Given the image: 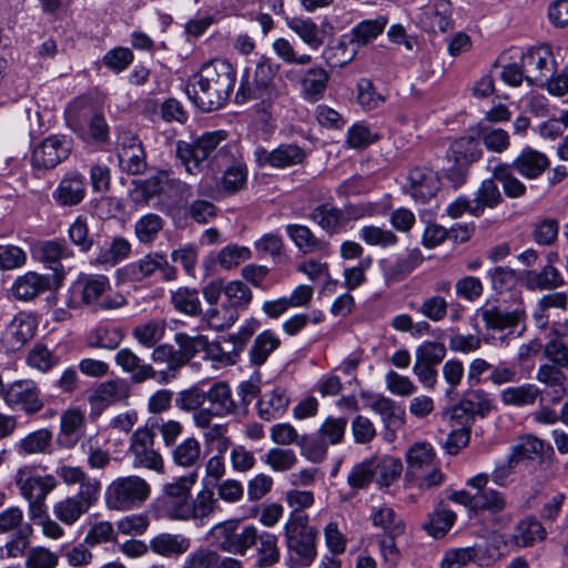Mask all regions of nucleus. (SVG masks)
<instances>
[{"mask_svg": "<svg viewBox=\"0 0 568 568\" xmlns=\"http://www.w3.org/2000/svg\"><path fill=\"white\" fill-rule=\"evenodd\" d=\"M236 82L233 65L222 59L204 63L193 74L185 87V92L193 104L204 112L223 108L230 99Z\"/></svg>", "mask_w": 568, "mask_h": 568, "instance_id": "obj_1", "label": "nucleus"}, {"mask_svg": "<svg viewBox=\"0 0 568 568\" xmlns=\"http://www.w3.org/2000/svg\"><path fill=\"white\" fill-rule=\"evenodd\" d=\"M225 139V131H214L204 133L193 143L178 141L175 155L190 174L199 173L205 162L210 169L217 170L234 159L232 148L221 145Z\"/></svg>", "mask_w": 568, "mask_h": 568, "instance_id": "obj_2", "label": "nucleus"}, {"mask_svg": "<svg viewBox=\"0 0 568 568\" xmlns=\"http://www.w3.org/2000/svg\"><path fill=\"white\" fill-rule=\"evenodd\" d=\"M110 290L108 276L81 274L71 286V303L91 306L93 311L116 310L126 304L125 297L121 294L106 295Z\"/></svg>", "mask_w": 568, "mask_h": 568, "instance_id": "obj_3", "label": "nucleus"}, {"mask_svg": "<svg viewBox=\"0 0 568 568\" xmlns=\"http://www.w3.org/2000/svg\"><path fill=\"white\" fill-rule=\"evenodd\" d=\"M277 70L278 65H275L270 58L261 57L256 61L252 79L248 69L245 70L235 94V102L245 103L256 100L271 103L274 101L278 95L274 82Z\"/></svg>", "mask_w": 568, "mask_h": 568, "instance_id": "obj_4", "label": "nucleus"}, {"mask_svg": "<svg viewBox=\"0 0 568 568\" xmlns=\"http://www.w3.org/2000/svg\"><path fill=\"white\" fill-rule=\"evenodd\" d=\"M308 521V516L303 511H292L284 525L286 547L295 555L294 561L301 567L311 566L317 555V530Z\"/></svg>", "mask_w": 568, "mask_h": 568, "instance_id": "obj_5", "label": "nucleus"}, {"mask_svg": "<svg viewBox=\"0 0 568 568\" xmlns=\"http://www.w3.org/2000/svg\"><path fill=\"white\" fill-rule=\"evenodd\" d=\"M150 485L139 476L119 477L105 490L110 509L130 510L141 506L150 496Z\"/></svg>", "mask_w": 568, "mask_h": 568, "instance_id": "obj_6", "label": "nucleus"}, {"mask_svg": "<svg viewBox=\"0 0 568 568\" xmlns=\"http://www.w3.org/2000/svg\"><path fill=\"white\" fill-rule=\"evenodd\" d=\"M224 296L227 304L222 305L223 320L220 321L221 311L211 308L206 312L210 327L223 331L232 326L239 318V311L246 308L252 301L250 287L241 281H231L225 284Z\"/></svg>", "mask_w": 568, "mask_h": 568, "instance_id": "obj_7", "label": "nucleus"}, {"mask_svg": "<svg viewBox=\"0 0 568 568\" xmlns=\"http://www.w3.org/2000/svg\"><path fill=\"white\" fill-rule=\"evenodd\" d=\"M210 407L195 412L193 422L196 427H209L213 417H225L236 412V403L227 383L216 382L205 390Z\"/></svg>", "mask_w": 568, "mask_h": 568, "instance_id": "obj_8", "label": "nucleus"}, {"mask_svg": "<svg viewBox=\"0 0 568 568\" xmlns=\"http://www.w3.org/2000/svg\"><path fill=\"white\" fill-rule=\"evenodd\" d=\"M71 149V140L67 136L50 135L33 148L32 166L39 170H52L68 159Z\"/></svg>", "mask_w": 568, "mask_h": 568, "instance_id": "obj_9", "label": "nucleus"}, {"mask_svg": "<svg viewBox=\"0 0 568 568\" xmlns=\"http://www.w3.org/2000/svg\"><path fill=\"white\" fill-rule=\"evenodd\" d=\"M155 271H160L165 281H172L176 277V268L160 253L148 254L138 262L120 268L118 273L122 281L140 282L153 275Z\"/></svg>", "mask_w": 568, "mask_h": 568, "instance_id": "obj_10", "label": "nucleus"}, {"mask_svg": "<svg viewBox=\"0 0 568 568\" xmlns=\"http://www.w3.org/2000/svg\"><path fill=\"white\" fill-rule=\"evenodd\" d=\"M4 402L13 409H21L27 415H33L43 408L40 390L30 379L16 381L4 390Z\"/></svg>", "mask_w": 568, "mask_h": 568, "instance_id": "obj_11", "label": "nucleus"}, {"mask_svg": "<svg viewBox=\"0 0 568 568\" xmlns=\"http://www.w3.org/2000/svg\"><path fill=\"white\" fill-rule=\"evenodd\" d=\"M481 320L488 329L504 331L514 328L526 320L525 307L519 301L514 308H508L504 303H489L478 310Z\"/></svg>", "mask_w": 568, "mask_h": 568, "instance_id": "obj_12", "label": "nucleus"}, {"mask_svg": "<svg viewBox=\"0 0 568 568\" xmlns=\"http://www.w3.org/2000/svg\"><path fill=\"white\" fill-rule=\"evenodd\" d=\"M258 327L260 322L255 318H250L236 334L221 336L219 341L213 343L212 347L222 362L227 365L235 364L240 358V354L244 351L247 341Z\"/></svg>", "mask_w": 568, "mask_h": 568, "instance_id": "obj_13", "label": "nucleus"}, {"mask_svg": "<svg viewBox=\"0 0 568 568\" xmlns=\"http://www.w3.org/2000/svg\"><path fill=\"white\" fill-rule=\"evenodd\" d=\"M305 158L306 151L295 143H283L272 151L262 146L254 150V159L260 168L285 169L302 164Z\"/></svg>", "mask_w": 568, "mask_h": 568, "instance_id": "obj_14", "label": "nucleus"}, {"mask_svg": "<svg viewBox=\"0 0 568 568\" xmlns=\"http://www.w3.org/2000/svg\"><path fill=\"white\" fill-rule=\"evenodd\" d=\"M100 493H92L90 486L54 505L55 516L64 524H74L98 501Z\"/></svg>", "mask_w": 568, "mask_h": 568, "instance_id": "obj_15", "label": "nucleus"}, {"mask_svg": "<svg viewBox=\"0 0 568 568\" xmlns=\"http://www.w3.org/2000/svg\"><path fill=\"white\" fill-rule=\"evenodd\" d=\"M154 439L148 429L139 428L131 438L130 452L134 456L133 465L152 470H161L163 459L161 455L153 448Z\"/></svg>", "mask_w": 568, "mask_h": 568, "instance_id": "obj_16", "label": "nucleus"}, {"mask_svg": "<svg viewBox=\"0 0 568 568\" xmlns=\"http://www.w3.org/2000/svg\"><path fill=\"white\" fill-rule=\"evenodd\" d=\"M87 194V180L79 172L67 173L52 192L54 202L63 207L80 204Z\"/></svg>", "mask_w": 568, "mask_h": 568, "instance_id": "obj_17", "label": "nucleus"}, {"mask_svg": "<svg viewBox=\"0 0 568 568\" xmlns=\"http://www.w3.org/2000/svg\"><path fill=\"white\" fill-rule=\"evenodd\" d=\"M488 481V475L478 474L469 478L467 485L477 490L475 493V509L498 514L506 508L507 501L503 493L487 487Z\"/></svg>", "mask_w": 568, "mask_h": 568, "instance_id": "obj_18", "label": "nucleus"}, {"mask_svg": "<svg viewBox=\"0 0 568 568\" xmlns=\"http://www.w3.org/2000/svg\"><path fill=\"white\" fill-rule=\"evenodd\" d=\"M406 192L416 201L426 202L439 190L440 181L437 174L427 168H414L407 176Z\"/></svg>", "mask_w": 568, "mask_h": 568, "instance_id": "obj_19", "label": "nucleus"}, {"mask_svg": "<svg viewBox=\"0 0 568 568\" xmlns=\"http://www.w3.org/2000/svg\"><path fill=\"white\" fill-rule=\"evenodd\" d=\"M508 164L524 179L536 180L549 168L550 161L545 153L526 146Z\"/></svg>", "mask_w": 568, "mask_h": 568, "instance_id": "obj_20", "label": "nucleus"}, {"mask_svg": "<svg viewBox=\"0 0 568 568\" xmlns=\"http://www.w3.org/2000/svg\"><path fill=\"white\" fill-rule=\"evenodd\" d=\"M85 416L79 408H70L62 413L60 432L57 436L58 446L73 448L83 435Z\"/></svg>", "mask_w": 568, "mask_h": 568, "instance_id": "obj_21", "label": "nucleus"}, {"mask_svg": "<svg viewBox=\"0 0 568 568\" xmlns=\"http://www.w3.org/2000/svg\"><path fill=\"white\" fill-rule=\"evenodd\" d=\"M16 485L26 499H45L48 494L57 486L53 475L30 476L28 469H19L16 475Z\"/></svg>", "mask_w": 568, "mask_h": 568, "instance_id": "obj_22", "label": "nucleus"}, {"mask_svg": "<svg viewBox=\"0 0 568 568\" xmlns=\"http://www.w3.org/2000/svg\"><path fill=\"white\" fill-rule=\"evenodd\" d=\"M550 55L551 52L548 48L531 49L523 55L521 63L527 73L525 80L529 85H541L548 81V74L544 70L548 73L551 72L548 68Z\"/></svg>", "mask_w": 568, "mask_h": 568, "instance_id": "obj_23", "label": "nucleus"}, {"mask_svg": "<svg viewBox=\"0 0 568 568\" xmlns=\"http://www.w3.org/2000/svg\"><path fill=\"white\" fill-rule=\"evenodd\" d=\"M116 365L130 375L131 381L141 384L148 379H155L156 371L146 364L130 348H121L114 356Z\"/></svg>", "mask_w": 568, "mask_h": 568, "instance_id": "obj_24", "label": "nucleus"}, {"mask_svg": "<svg viewBox=\"0 0 568 568\" xmlns=\"http://www.w3.org/2000/svg\"><path fill=\"white\" fill-rule=\"evenodd\" d=\"M290 402L286 390L281 387L265 392L256 403L257 415L265 422L277 419L285 414Z\"/></svg>", "mask_w": 568, "mask_h": 568, "instance_id": "obj_25", "label": "nucleus"}, {"mask_svg": "<svg viewBox=\"0 0 568 568\" xmlns=\"http://www.w3.org/2000/svg\"><path fill=\"white\" fill-rule=\"evenodd\" d=\"M521 281L531 291H550L565 285L560 271L550 264L544 265L540 271L530 270L524 272Z\"/></svg>", "mask_w": 568, "mask_h": 568, "instance_id": "obj_26", "label": "nucleus"}, {"mask_svg": "<svg viewBox=\"0 0 568 568\" xmlns=\"http://www.w3.org/2000/svg\"><path fill=\"white\" fill-rule=\"evenodd\" d=\"M52 287L57 286L49 275L29 272L17 278L12 287V293L18 300L29 301L38 296L41 292Z\"/></svg>", "mask_w": 568, "mask_h": 568, "instance_id": "obj_27", "label": "nucleus"}, {"mask_svg": "<svg viewBox=\"0 0 568 568\" xmlns=\"http://www.w3.org/2000/svg\"><path fill=\"white\" fill-rule=\"evenodd\" d=\"M38 254L39 258L53 271V274L49 276L53 280L54 285L60 286L64 276L61 260L70 256V250L64 244L48 241L39 247Z\"/></svg>", "mask_w": 568, "mask_h": 568, "instance_id": "obj_28", "label": "nucleus"}, {"mask_svg": "<svg viewBox=\"0 0 568 568\" xmlns=\"http://www.w3.org/2000/svg\"><path fill=\"white\" fill-rule=\"evenodd\" d=\"M345 213L342 209L323 203L317 205L310 213V219L328 234H337L345 229Z\"/></svg>", "mask_w": 568, "mask_h": 568, "instance_id": "obj_29", "label": "nucleus"}, {"mask_svg": "<svg viewBox=\"0 0 568 568\" xmlns=\"http://www.w3.org/2000/svg\"><path fill=\"white\" fill-rule=\"evenodd\" d=\"M329 80L328 72L321 68H310L301 77V93L302 97L308 102H316L321 100L327 89Z\"/></svg>", "mask_w": 568, "mask_h": 568, "instance_id": "obj_30", "label": "nucleus"}, {"mask_svg": "<svg viewBox=\"0 0 568 568\" xmlns=\"http://www.w3.org/2000/svg\"><path fill=\"white\" fill-rule=\"evenodd\" d=\"M97 111L90 99L85 97L75 98L64 111L67 125L77 134L83 133L89 121L94 116Z\"/></svg>", "mask_w": 568, "mask_h": 568, "instance_id": "obj_31", "label": "nucleus"}, {"mask_svg": "<svg viewBox=\"0 0 568 568\" xmlns=\"http://www.w3.org/2000/svg\"><path fill=\"white\" fill-rule=\"evenodd\" d=\"M36 331L34 321L26 313H19L7 326L4 339L12 349L21 348L29 342Z\"/></svg>", "mask_w": 568, "mask_h": 568, "instance_id": "obj_32", "label": "nucleus"}, {"mask_svg": "<svg viewBox=\"0 0 568 568\" xmlns=\"http://www.w3.org/2000/svg\"><path fill=\"white\" fill-rule=\"evenodd\" d=\"M483 156L480 140L474 136H463L454 141L448 151L447 158L455 163L471 165Z\"/></svg>", "mask_w": 568, "mask_h": 568, "instance_id": "obj_33", "label": "nucleus"}, {"mask_svg": "<svg viewBox=\"0 0 568 568\" xmlns=\"http://www.w3.org/2000/svg\"><path fill=\"white\" fill-rule=\"evenodd\" d=\"M190 547V538L179 534L162 532L150 541L151 550L163 557H179L185 554Z\"/></svg>", "mask_w": 568, "mask_h": 568, "instance_id": "obj_34", "label": "nucleus"}, {"mask_svg": "<svg viewBox=\"0 0 568 568\" xmlns=\"http://www.w3.org/2000/svg\"><path fill=\"white\" fill-rule=\"evenodd\" d=\"M496 182L497 180L491 176L490 179H486L480 183L473 199V216L479 217L486 207L495 209L500 203H503L504 197Z\"/></svg>", "mask_w": 568, "mask_h": 568, "instance_id": "obj_35", "label": "nucleus"}, {"mask_svg": "<svg viewBox=\"0 0 568 568\" xmlns=\"http://www.w3.org/2000/svg\"><path fill=\"white\" fill-rule=\"evenodd\" d=\"M547 537L546 528L535 516L519 520L514 529V541L519 547H531Z\"/></svg>", "mask_w": 568, "mask_h": 568, "instance_id": "obj_36", "label": "nucleus"}, {"mask_svg": "<svg viewBox=\"0 0 568 568\" xmlns=\"http://www.w3.org/2000/svg\"><path fill=\"white\" fill-rule=\"evenodd\" d=\"M453 8L448 0H437L434 7L424 12L423 26L432 32H446L453 28Z\"/></svg>", "mask_w": 568, "mask_h": 568, "instance_id": "obj_37", "label": "nucleus"}, {"mask_svg": "<svg viewBox=\"0 0 568 568\" xmlns=\"http://www.w3.org/2000/svg\"><path fill=\"white\" fill-rule=\"evenodd\" d=\"M515 173L516 170L508 163H498L493 169V178L501 184L503 192L508 199H520L527 193V186Z\"/></svg>", "mask_w": 568, "mask_h": 568, "instance_id": "obj_38", "label": "nucleus"}, {"mask_svg": "<svg viewBox=\"0 0 568 568\" xmlns=\"http://www.w3.org/2000/svg\"><path fill=\"white\" fill-rule=\"evenodd\" d=\"M371 408L382 417L387 429H397L404 425L405 409L392 398L379 395Z\"/></svg>", "mask_w": 568, "mask_h": 568, "instance_id": "obj_39", "label": "nucleus"}, {"mask_svg": "<svg viewBox=\"0 0 568 568\" xmlns=\"http://www.w3.org/2000/svg\"><path fill=\"white\" fill-rule=\"evenodd\" d=\"M387 23L386 16H378L375 19L358 22L351 31V43L357 47L366 45L383 33Z\"/></svg>", "mask_w": 568, "mask_h": 568, "instance_id": "obj_40", "label": "nucleus"}, {"mask_svg": "<svg viewBox=\"0 0 568 568\" xmlns=\"http://www.w3.org/2000/svg\"><path fill=\"white\" fill-rule=\"evenodd\" d=\"M280 345L281 339L274 332L266 329L258 334L248 351L251 365L262 366Z\"/></svg>", "mask_w": 568, "mask_h": 568, "instance_id": "obj_41", "label": "nucleus"}, {"mask_svg": "<svg viewBox=\"0 0 568 568\" xmlns=\"http://www.w3.org/2000/svg\"><path fill=\"white\" fill-rule=\"evenodd\" d=\"M456 518L457 516L453 510L437 507L428 514L422 528L428 536L439 539L452 529Z\"/></svg>", "mask_w": 568, "mask_h": 568, "instance_id": "obj_42", "label": "nucleus"}, {"mask_svg": "<svg viewBox=\"0 0 568 568\" xmlns=\"http://www.w3.org/2000/svg\"><path fill=\"white\" fill-rule=\"evenodd\" d=\"M540 389L535 384H523L507 387L500 393V400L505 406L524 407L534 405Z\"/></svg>", "mask_w": 568, "mask_h": 568, "instance_id": "obj_43", "label": "nucleus"}, {"mask_svg": "<svg viewBox=\"0 0 568 568\" xmlns=\"http://www.w3.org/2000/svg\"><path fill=\"white\" fill-rule=\"evenodd\" d=\"M55 474L68 486L79 484V491L89 486L92 493L101 490V483L97 478L88 476L81 467L62 464L57 467Z\"/></svg>", "mask_w": 568, "mask_h": 568, "instance_id": "obj_44", "label": "nucleus"}, {"mask_svg": "<svg viewBox=\"0 0 568 568\" xmlns=\"http://www.w3.org/2000/svg\"><path fill=\"white\" fill-rule=\"evenodd\" d=\"M144 429H148L151 437L154 439L155 435L160 434L165 446H174L178 437L182 434L183 426L180 422L173 419H164L159 416L150 417L146 420Z\"/></svg>", "mask_w": 568, "mask_h": 568, "instance_id": "obj_45", "label": "nucleus"}, {"mask_svg": "<svg viewBox=\"0 0 568 568\" xmlns=\"http://www.w3.org/2000/svg\"><path fill=\"white\" fill-rule=\"evenodd\" d=\"M256 546L257 558L255 567L266 568L275 565L280 560V548L277 537L268 531L258 532Z\"/></svg>", "mask_w": 568, "mask_h": 568, "instance_id": "obj_46", "label": "nucleus"}, {"mask_svg": "<svg viewBox=\"0 0 568 568\" xmlns=\"http://www.w3.org/2000/svg\"><path fill=\"white\" fill-rule=\"evenodd\" d=\"M174 342L179 346L176 351L181 366H185L197 353L205 351L209 346L207 337L204 335L190 336L185 333H176Z\"/></svg>", "mask_w": 568, "mask_h": 568, "instance_id": "obj_47", "label": "nucleus"}, {"mask_svg": "<svg viewBox=\"0 0 568 568\" xmlns=\"http://www.w3.org/2000/svg\"><path fill=\"white\" fill-rule=\"evenodd\" d=\"M287 26L312 49L320 48L324 42L323 32L310 18H291L287 20Z\"/></svg>", "mask_w": 568, "mask_h": 568, "instance_id": "obj_48", "label": "nucleus"}, {"mask_svg": "<svg viewBox=\"0 0 568 568\" xmlns=\"http://www.w3.org/2000/svg\"><path fill=\"white\" fill-rule=\"evenodd\" d=\"M286 233L304 253L318 252L325 248V242L316 237L307 226L290 224L286 226Z\"/></svg>", "mask_w": 568, "mask_h": 568, "instance_id": "obj_49", "label": "nucleus"}, {"mask_svg": "<svg viewBox=\"0 0 568 568\" xmlns=\"http://www.w3.org/2000/svg\"><path fill=\"white\" fill-rule=\"evenodd\" d=\"M129 388L122 379L105 381L98 385L92 395V400L111 405L128 397Z\"/></svg>", "mask_w": 568, "mask_h": 568, "instance_id": "obj_50", "label": "nucleus"}, {"mask_svg": "<svg viewBox=\"0 0 568 568\" xmlns=\"http://www.w3.org/2000/svg\"><path fill=\"white\" fill-rule=\"evenodd\" d=\"M123 338L120 328L100 325L90 331L87 345L92 348L115 349Z\"/></svg>", "mask_w": 568, "mask_h": 568, "instance_id": "obj_51", "label": "nucleus"}, {"mask_svg": "<svg viewBox=\"0 0 568 568\" xmlns=\"http://www.w3.org/2000/svg\"><path fill=\"white\" fill-rule=\"evenodd\" d=\"M371 518L373 525L382 528L386 536L398 537L404 534L405 526L402 519L389 507L373 509Z\"/></svg>", "mask_w": 568, "mask_h": 568, "instance_id": "obj_52", "label": "nucleus"}, {"mask_svg": "<svg viewBox=\"0 0 568 568\" xmlns=\"http://www.w3.org/2000/svg\"><path fill=\"white\" fill-rule=\"evenodd\" d=\"M201 458V444L194 437H189L172 450L173 462L181 467H193Z\"/></svg>", "mask_w": 568, "mask_h": 568, "instance_id": "obj_53", "label": "nucleus"}, {"mask_svg": "<svg viewBox=\"0 0 568 568\" xmlns=\"http://www.w3.org/2000/svg\"><path fill=\"white\" fill-rule=\"evenodd\" d=\"M463 403L468 408V414L473 417H486L493 409L494 403L490 394L483 389H471L464 394Z\"/></svg>", "mask_w": 568, "mask_h": 568, "instance_id": "obj_54", "label": "nucleus"}, {"mask_svg": "<svg viewBox=\"0 0 568 568\" xmlns=\"http://www.w3.org/2000/svg\"><path fill=\"white\" fill-rule=\"evenodd\" d=\"M168 180L169 174L162 171L149 179L134 182V201L148 202L150 199L161 194V192L163 191V184L166 183Z\"/></svg>", "mask_w": 568, "mask_h": 568, "instance_id": "obj_55", "label": "nucleus"}, {"mask_svg": "<svg viewBox=\"0 0 568 568\" xmlns=\"http://www.w3.org/2000/svg\"><path fill=\"white\" fill-rule=\"evenodd\" d=\"M165 332V324L160 321L151 320L136 325L132 331V336L144 347L151 348L160 342Z\"/></svg>", "mask_w": 568, "mask_h": 568, "instance_id": "obj_56", "label": "nucleus"}, {"mask_svg": "<svg viewBox=\"0 0 568 568\" xmlns=\"http://www.w3.org/2000/svg\"><path fill=\"white\" fill-rule=\"evenodd\" d=\"M205 400V390L197 385L180 390L174 398L175 406L180 410L193 413V416L195 415V412L204 409L202 406Z\"/></svg>", "mask_w": 568, "mask_h": 568, "instance_id": "obj_57", "label": "nucleus"}, {"mask_svg": "<svg viewBox=\"0 0 568 568\" xmlns=\"http://www.w3.org/2000/svg\"><path fill=\"white\" fill-rule=\"evenodd\" d=\"M258 540V530L253 525L244 526L241 530L233 528L232 540L229 546V552L244 556L247 550L254 547Z\"/></svg>", "mask_w": 568, "mask_h": 568, "instance_id": "obj_58", "label": "nucleus"}, {"mask_svg": "<svg viewBox=\"0 0 568 568\" xmlns=\"http://www.w3.org/2000/svg\"><path fill=\"white\" fill-rule=\"evenodd\" d=\"M375 465V477L379 486H389L396 480L403 469V465L399 459L390 456H384L382 458H374Z\"/></svg>", "mask_w": 568, "mask_h": 568, "instance_id": "obj_59", "label": "nucleus"}, {"mask_svg": "<svg viewBox=\"0 0 568 568\" xmlns=\"http://www.w3.org/2000/svg\"><path fill=\"white\" fill-rule=\"evenodd\" d=\"M374 458L355 464L347 476V484L354 494L359 489H366L375 477Z\"/></svg>", "mask_w": 568, "mask_h": 568, "instance_id": "obj_60", "label": "nucleus"}, {"mask_svg": "<svg viewBox=\"0 0 568 568\" xmlns=\"http://www.w3.org/2000/svg\"><path fill=\"white\" fill-rule=\"evenodd\" d=\"M217 508V500L214 498V493L210 489L200 491L193 503L190 505V519L197 521L199 525L203 524L214 514Z\"/></svg>", "mask_w": 568, "mask_h": 568, "instance_id": "obj_61", "label": "nucleus"}, {"mask_svg": "<svg viewBox=\"0 0 568 568\" xmlns=\"http://www.w3.org/2000/svg\"><path fill=\"white\" fill-rule=\"evenodd\" d=\"M52 442V433L47 428H41L30 433L22 438L18 449L24 454H47Z\"/></svg>", "mask_w": 568, "mask_h": 568, "instance_id": "obj_62", "label": "nucleus"}, {"mask_svg": "<svg viewBox=\"0 0 568 568\" xmlns=\"http://www.w3.org/2000/svg\"><path fill=\"white\" fill-rule=\"evenodd\" d=\"M435 453L430 444L416 443L406 453V462L410 473L424 469L433 464Z\"/></svg>", "mask_w": 568, "mask_h": 568, "instance_id": "obj_63", "label": "nucleus"}, {"mask_svg": "<svg viewBox=\"0 0 568 568\" xmlns=\"http://www.w3.org/2000/svg\"><path fill=\"white\" fill-rule=\"evenodd\" d=\"M358 236L367 245L389 247L398 242V237L390 230H385L375 225H364L358 232Z\"/></svg>", "mask_w": 568, "mask_h": 568, "instance_id": "obj_64", "label": "nucleus"}]
</instances>
